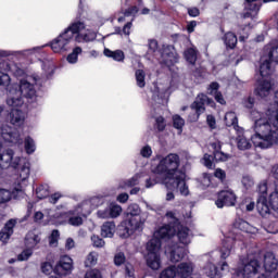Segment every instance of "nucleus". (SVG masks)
I'll list each match as a JSON object with an SVG mask.
<instances>
[{"mask_svg":"<svg viewBox=\"0 0 278 278\" xmlns=\"http://www.w3.org/2000/svg\"><path fill=\"white\" fill-rule=\"evenodd\" d=\"M68 225H72V227H79L84 225V218H81V216L70 217Z\"/></svg>","mask_w":278,"mask_h":278,"instance_id":"50","label":"nucleus"},{"mask_svg":"<svg viewBox=\"0 0 278 278\" xmlns=\"http://www.w3.org/2000/svg\"><path fill=\"white\" fill-rule=\"evenodd\" d=\"M83 52L81 47H76L73 49L72 53H70L66 58L70 64H77V60H79V55Z\"/></svg>","mask_w":278,"mask_h":278,"instance_id":"35","label":"nucleus"},{"mask_svg":"<svg viewBox=\"0 0 278 278\" xmlns=\"http://www.w3.org/2000/svg\"><path fill=\"white\" fill-rule=\"evenodd\" d=\"M214 97H215V101L219 103V105H227V101H225V97H223V92L216 91Z\"/></svg>","mask_w":278,"mask_h":278,"instance_id":"57","label":"nucleus"},{"mask_svg":"<svg viewBox=\"0 0 278 278\" xmlns=\"http://www.w3.org/2000/svg\"><path fill=\"white\" fill-rule=\"evenodd\" d=\"M201 97L204 99V105L205 103L210 105V108H216V102H214V99L207 97L205 93H200Z\"/></svg>","mask_w":278,"mask_h":278,"instance_id":"58","label":"nucleus"},{"mask_svg":"<svg viewBox=\"0 0 278 278\" xmlns=\"http://www.w3.org/2000/svg\"><path fill=\"white\" fill-rule=\"evenodd\" d=\"M135 77H136L137 86L139 88H144L147 86V81L144 80L147 77V74L144 73L143 70H137L135 72Z\"/></svg>","mask_w":278,"mask_h":278,"instance_id":"34","label":"nucleus"},{"mask_svg":"<svg viewBox=\"0 0 278 278\" xmlns=\"http://www.w3.org/2000/svg\"><path fill=\"white\" fill-rule=\"evenodd\" d=\"M261 8H262V2H260V0H245V10H247V12L244 13L245 18H253V16H256Z\"/></svg>","mask_w":278,"mask_h":278,"instance_id":"18","label":"nucleus"},{"mask_svg":"<svg viewBox=\"0 0 278 278\" xmlns=\"http://www.w3.org/2000/svg\"><path fill=\"white\" fill-rule=\"evenodd\" d=\"M241 184H242L243 188H245V190H249V188H253V186H255V181L249 175H245L242 177Z\"/></svg>","mask_w":278,"mask_h":278,"instance_id":"42","label":"nucleus"},{"mask_svg":"<svg viewBox=\"0 0 278 278\" xmlns=\"http://www.w3.org/2000/svg\"><path fill=\"white\" fill-rule=\"evenodd\" d=\"M260 195L256 201V210L261 216H266V214H270V210L273 206L270 205V195L269 200L267 198L268 194V185L266 182L258 185Z\"/></svg>","mask_w":278,"mask_h":278,"instance_id":"6","label":"nucleus"},{"mask_svg":"<svg viewBox=\"0 0 278 278\" xmlns=\"http://www.w3.org/2000/svg\"><path fill=\"white\" fill-rule=\"evenodd\" d=\"M86 264L87 266L97 265V256L94 255V253L91 252L88 254Z\"/></svg>","mask_w":278,"mask_h":278,"instance_id":"60","label":"nucleus"},{"mask_svg":"<svg viewBox=\"0 0 278 278\" xmlns=\"http://www.w3.org/2000/svg\"><path fill=\"white\" fill-rule=\"evenodd\" d=\"M41 238L39 235H36L34 231H30L26 235L24 239V244L26 249H30L34 251L38 244H40Z\"/></svg>","mask_w":278,"mask_h":278,"instance_id":"22","label":"nucleus"},{"mask_svg":"<svg viewBox=\"0 0 278 278\" xmlns=\"http://www.w3.org/2000/svg\"><path fill=\"white\" fill-rule=\"evenodd\" d=\"M211 147L213 149V155L215 153H218V152L223 151V143L220 141L212 142Z\"/></svg>","mask_w":278,"mask_h":278,"instance_id":"61","label":"nucleus"},{"mask_svg":"<svg viewBox=\"0 0 278 278\" xmlns=\"http://www.w3.org/2000/svg\"><path fill=\"white\" fill-rule=\"evenodd\" d=\"M116 233V224L114 222H104L101 226L102 238H114Z\"/></svg>","mask_w":278,"mask_h":278,"instance_id":"23","label":"nucleus"},{"mask_svg":"<svg viewBox=\"0 0 278 278\" xmlns=\"http://www.w3.org/2000/svg\"><path fill=\"white\" fill-rule=\"evenodd\" d=\"M243 105L247 108V110H253V108H255V98L249 96L243 100Z\"/></svg>","mask_w":278,"mask_h":278,"instance_id":"53","label":"nucleus"},{"mask_svg":"<svg viewBox=\"0 0 278 278\" xmlns=\"http://www.w3.org/2000/svg\"><path fill=\"white\" fill-rule=\"evenodd\" d=\"M255 134L251 137V142L258 149H270L273 144H278V115H275L273 124L270 119L260 118L254 123Z\"/></svg>","mask_w":278,"mask_h":278,"instance_id":"4","label":"nucleus"},{"mask_svg":"<svg viewBox=\"0 0 278 278\" xmlns=\"http://www.w3.org/2000/svg\"><path fill=\"white\" fill-rule=\"evenodd\" d=\"M98 216L99 218H112V215L110 214V208L99 210Z\"/></svg>","mask_w":278,"mask_h":278,"instance_id":"64","label":"nucleus"},{"mask_svg":"<svg viewBox=\"0 0 278 278\" xmlns=\"http://www.w3.org/2000/svg\"><path fill=\"white\" fill-rule=\"evenodd\" d=\"M184 125H186V119H184L178 114L173 116V127H174V129H178L179 131H182Z\"/></svg>","mask_w":278,"mask_h":278,"instance_id":"38","label":"nucleus"},{"mask_svg":"<svg viewBox=\"0 0 278 278\" xmlns=\"http://www.w3.org/2000/svg\"><path fill=\"white\" fill-rule=\"evenodd\" d=\"M85 278H103V274H101V270L93 268L86 271Z\"/></svg>","mask_w":278,"mask_h":278,"instance_id":"47","label":"nucleus"},{"mask_svg":"<svg viewBox=\"0 0 278 278\" xmlns=\"http://www.w3.org/2000/svg\"><path fill=\"white\" fill-rule=\"evenodd\" d=\"M237 147L239 151H248L251 149L252 144L251 141L244 135H239L237 137Z\"/></svg>","mask_w":278,"mask_h":278,"instance_id":"30","label":"nucleus"},{"mask_svg":"<svg viewBox=\"0 0 278 278\" xmlns=\"http://www.w3.org/2000/svg\"><path fill=\"white\" fill-rule=\"evenodd\" d=\"M162 181V178L159 176H151L146 180V188H153V186H156V184H160Z\"/></svg>","mask_w":278,"mask_h":278,"instance_id":"49","label":"nucleus"},{"mask_svg":"<svg viewBox=\"0 0 278 278\" xmlns=\"http://www.w3.org/2000/svg\"><path fill=\"white\" fill-rule=\"evenodd\" d=\"M126 219L143 227L144 220H142V216L140 215V206L138 204H131L128 206Z\"/></svg>","mask_w":278,"mask_h":278,"instance_id":"15","label":"nucleus"},{"mask_svg":"<svg viewBox=\"0 0 278 278\" xmlns=\"http://www.w3.org/2000/svg\"><path fill=\"white\" fill-rule=\"evenodd\" d=\"M188 15L191 16V18H197V16H201V10L197 7L188 8L187 9Z\"/></svg>","mask_w":278,"mask_h":278,"instance_id":"55","label":"nucleus"},{"mask_svg":"<svg viewBox=\"0 0 278 278\" xmlns=\"http://www.w3.org/2000/svg\"><path fill=\"white\" fill-rule=\"evenodd\" d=\"M165 254L168 255L169 261L173 264H177V262H181L184 257H186V248L179 245V243H169L165 247Z\"/></svg>","mask_w":278,"mask_h":278,"instance_id":"9","label":"nucleus"},{"mask_svg":"<svg viewBox=\"0 0 278 278\" xmlns=\"http://www.w3.org/2000/svg\"><path fill=\"white\" fill-rule=\"evenodd\" d=\"M25 103L23 97H11L7 99V104L11 108V110H18Z\"/></svg>","mask_w":278,"mask_h":278,"instance_id":"32","label":"nucleus"},{"mask_svg":"<svg viewBox=\"0 0 278 278\" xmlns=\"http://www.w3.org/2000/svg\"><path fill=\"white\" fill-rule=\"evenodd\" d=\"M36 194H37V198L40 200L47 199V197H49V189L45 188L43 185H40L36 189Z\"/></svg>","mask_w":278,"mask_h":278,"instance_id":"43","label":"nucleus"},{"mask_svg":"<svg viewBox=\"0 0 278 278\" xmlns=\"http://www.w3.org/2000/svg\"><path fill=\"white\" fill-rule=\"evenodd\" d=\"M59 238H60V230L58 229L52 230L50 236V244H55Z\"/></svg>","mask_w":278,"mask_h":278,"instance_id":"62","label":"nucleus"},{"mask_svg":"<svg viewBox=\"0 0 278 278\" xmlns=\"http://www.w3.org/2000/svg\"><path fill=\"white\" fill-rule=\"evenodd\" d=\"M206 123L210 129H216V117H214V115H207Z\"/></svg>","mask_w":278,"mask_h":278,"instance_id":"59","label":"nucleus"},{"mask_svg":"<svg viewBox=\"0 0 278 278\" xmlns=\"http://www.w3.org/2000/svg\"><path fill=\"white\" fill-rule=\"evenodd\" d=\"M278 64V46L271 48L268 54L261 56L260 75L261 77H270L273 75V63Z\"/></svg>","mask_w":278,"mask_h":278,"instance_id":"5","label":"nucleus"},{"mask_svg":"<svg viewBox=\"0 0 278 278\" xmlns=\"http://www.w3.org/2000/svg\"><path fill=\"white\" fill-rule=\"evenodd\" d=\"M21 164V157L14 159V150L7 149L4 152L0 153V168H18Z\"/></svg>","mask_w":278,"mask_h":278,"instance_id":"11","label":"nucleus"},{"mask_svg":"<svg viewBox=\"0 0 278 278\" xmlns=\"http://www.w3.org/2000/svg\"><path fill=\"white\" fill-rule=\"evenodd\" d=\"M214 177H216V179L225 181V179H227V173L222 168H216L214 172Z\"/></svg>","mask_w":278,"mask_h":278,"instance_id":"54","label":"nucleus"},{"mask_svg":"<svg viewBox=\"0 0 278 278\" xmlns=\"http://www.w3.org/2000/svg\"><path fill=\"white\" fill-rule=\"evenodd\" d=\"M177 277V267L172 265L161 271L160 278H175Z\"/></svg>","mask_w":278,"mask_h":278,"instance_id":"36","label":"nucleus"},{"mask_svg":"<svg viewBox=\"0 0 278 278\" xmlns=\"http://www.w3.org/2000/svg\"><path fill=\"white\" fill-rule=\"evenodd\" d=\"M271 89L273 84H270V80H261L254 90V94H256V97H261V99H264L270 94Z\"/></svg>","mask_w":278,"mask_h":278,"instance_id":"21","label":"nucleus"},{"mask_svg":"<svg viewBox=\"0 0 278 278\" xmlns=\"http://www.w3.org/2000/svg\"><path fill=\"white\" fill-rule=\"evenodd\" d=\"M142 157H151L153 155V150L150 148V146H146L140 151Z\"/></svg>","mask_w":278,"mask_h":278,"instance_id":"56","label":"nucleus"},{"mask_svg":"<svg viewBox=\"0 0 278 278\" xmlns=\"http://www.w3.org/2000/svg\"><path fill=\"white\" fill-rule=\"evenodd\" d=\"M224 42L229 49H236V46L238 45V37L236 34L228 31L224 36Z\"/></svg>","mask_w":278,"mask_h":278,"instance_id":"29","label":"nucleus"},{"mask_svg":"<svg viewBox=\"0 0 278 278\" xmlns=\"http://www.w3.org/2000/svg\"><path fill=\"white\" fill-rule=\"evenodd\" d=\"M127 257L124 252H118L114 255V264L115 266H123L125 264V277L126 278H136L134 265L131 263H126Z\"/></svg>","mask_w":278,"mask_h":278,"instance_id":"14","label":"nucleus"},{"mask_svg":"<svg viewBox=\"0 0 278 278\" xmlns=\"http://www.w3.org/2000/svg\"><path fill=\"white\" fill-rule=\"evenodd\" d=\"M190 110L194 112L189 115V121L191 123H197V121L201 118V114H205V99L201 97V93H199L195 97V100L190 104Z\"/></svg>","mask_w":278,"mask_h":278,"instance_id":"13","label":"nucleus"},{"mask_svg":"<svg viewBox=\"0 0 278 278\" xmlns=\"http://www.w3.org/2000/svg\"><path fill=\"white\" fill-rule=\"evenodd\" d=\"M208 277L211 278H220V273L218 271V267L214 266L211 267L208 271Z\"/></svg>","mask_w":278,"mask_h":278,"instance_id":"63","label":"nucleus"},{"mask_svg":"<svg viewBox=\"0 0 278 278\" xmlns=\"http://www.w3.org/2000/svg\"><path fill=\"white\" fill-rule=\"evenodd\" d=\"M198 55L199 51H197V49L194 48H189L185 51V60L186 62L191 64V66H194V64H197Z\"/></svg>","mask_w":278,"mask_h":278,"instance_id":"28","label":"nucleus"},{"mask_svg":"<svg viewBox=\"0 0 278 278\" xmlns=\"http://www.w3.org/2000/svg\"><path fill=\"white\" fill-rule=\"evenodd\" d=\"M52 271L55 273V267L53 268V264L50 262L41 263V273H43V275H51Z\"/></svg>","mask_w":278,"mask_h":278,"instance_id":"44","label":"nucleus"},{"mask_svg":"<svg viewBox=\"0 0 278 278\" xmlns=\"http://www.w3.org/2000/svg\"><path fill=\"white\" fill-rule=\"evenodd\" d=\"M109 212L111 214V218H118L123 212V207H121V205H111L109 207Z\"/></svg>","mask_w":278,"mask_h":278,"instance_id":"45","label":"nucleus"},{"mask_svg":"<svg viewBox=\"0 0 278 278\" xmlns=\"http://www.w3.org/2000/svg\"><path fill=\"white\" fill-rule=\"evenodd\" d=\"M8 118L11 125L15 127H21L25 123V113L21 109H11Z\"/></svg>","mask_w":278,"mask_h":278,"instance_id":"16","label":"nucleus"},{"mask_svg":"<svg viewBox=\"0 0 278 278\" xmlns=\"http://www.w3.org/2000/svg\"><path fill=\"white\" fill-rule=\"evenodd\" d=\"M264 269L265 273H275L278 267V260L275 257V254L273 252H267L264 255Z\"/></svg>","mask_w":278,"mask_h":278,"instance_id":"19","label":"nucleus"},{"mask_svg":"<svg viewBox=\"0 0 278 278\" xmlns=\"http://www.w3.org/2000/svg\"><path fill=\"white\" fill-rule=\"evenodd\" d=\"M229 157H231V155L223 152V150L213 154V159L215 160V162H227V160H229Z\"/></svg>","mask_w":278,"mask_h":278,"instance_id":"46","label":"nucleus"},{"mask_svg":"<svg viewBox=\"0 0 278 278\" xmlns=\"http://www.w3.org/2000/svg\"><path fill=\"white\" fill-rule=\"evenodd\" d=\"M154 127L157 131L162 132L166 129V118L164 116L160 115L155 118Z\"/></svg>","mask_w":278,"mask_h":278,"instance_id":"39","label":"nucleus"},{"mask_svg":"<svg viewBox=\"0 0 278 278\" xmlns=\"http://www.w3.org/2000/svg\"><path fill=\"white\" fill-rule=\"evenodd\" d=\"M24 149L27 153V155H31V153L36 152V142L31 137H26L24 140Z\"/></svg>","mask_w":278,"mask_h":278,"instance_id":"33","label":"nucleus"},{"mask_svg":"<svg viewBox=\"0 0 278 278\" xmlns=\"http://www.w3.org/2000/svg\"><path fill=\"white\" fill-rule=\"evenodd\" d=\"M103 53H104L105 58H111L115 62H124L125 61V52H123V50L112 51V50L105 48Z\"/></svg>","mask_w":278,"mask_h":278,"instance_id":"26","label":"nucleus"},{"mask_svg":"<svg viewBox=\"0 0 278 278\" xmlns=\"http://www.w3.org/2000/svg\"><path fill=\"white\" fill-rule=\"evenodd\" d=\"M175 236H177L180 244H190V228L179 224V227L175 228Z\"/></svg>","mask_w":278,"mask_h":278,"instance_id":"20","label":"nucleus"},{"mask_svg":"<svg viewBox=\"0 0 278 278\" xmlns=\"http://www.w3.org/2000/svg\"><path fill=\"white\" fill-rule=\"evenodd\" d=\"M29 173H30L29 165L24 164L20 170V177L22 181H25V179H29Z\"/></svg>","mask_w":278,"mask_h":278,"instance_id":"48","label":"nucleus"},{"mask_svg":"<svg viewBox=\"0 0 278 278\" xmlns=\"http://www.w3.org/2000/svg\"><path fill=\"white\" fill-rule=\"evenodd\" d=\"M34 255V250L26 248L25 250L22 251L21 254L17 255V261L18 262H27Z\"/></svg>","mask_w":278,"mask_h":278,"instance_id":"40","label":"nucleus"},{"mask_svg":"<svg viewBox=\"0 0 278 278\" xmlns=\"http://www.w3.org/2000/svg\"><path fill=\"white\" fill-rule=\"evenodd\" d=\"M214 155L205 153L203 156L204 161V166L207 167L208 169L214 168Z\"/></svg>","mask_w":278,"mask_h":278,"instance_id":"51","label":"nucleus"},{"mask_svg":"<svg viewBox=\"0 0 278 278\" xmlns=\"http://www.w3.org/2000/svg\"><path fill=\"white\" fill-rule=\"evenodd\" d=\"M167 218L172 220L167 224L161 226L153 235L152 239L147 243V256L146 262L149 268L152 270H160L162 266V260L160 256V251L162 250V242H168V240H173L175 238V229L181 225L179 218L175 216V213L167 212Z\"/></svg>","mask_w":278,"mask_h":278,"instance_id":"2","label":"nucleus"},{"mask_svg":"<svg viewBox=\"0 0 278 278\" xmlns=\"http://www.w3.org/2000/svg\"><path fill=\"white\" fill-rule=\"evenodd\" d=\"M20 92L21 97H24L25 99H34V97H36V89L34 88V84H30L25 79H22L20 83Z\"/></svg>","mask_w":278,"mask_h":278,"instance_id":"17","label":"nucleus"},{"mask_svg":"<svg viewBox=\"0 0 278 278\" xmlns=\"http://www.w3.org/2000/svg\"><path fill=\"white\" fill-rule=\"evenodd\" d=\"M91 242H92L93 247H96V249H103V247H105V240H103L98 235H93L91 237Z\"/></svg>","mask_w":278,"mask_h":278,"instance_id":"41","label":"nucleus"},{"mask_svg":"<svg viewBox=\"0 0 278 278\" xmlns=\"http://www.w3.org/2000/svg\"><path fill=\"white\" fill-rule=\"evenodd\" d=\"M14 227H16V219L12 218L5 223L4 227L2 228V230L5 231V240H10V238H12L14 233Z\"/></svg>","mask_w":278,"mask_h":278,"instance_id":"31","label":"nucleus"},{"mask_svg":"<svg viewBox=\"0 0 278 278\" xmlns=\"http://www.w3.org/2000/svg\"><path fill=\"white\" fill-rule=\"evenodd\" d=\"M180 165L181 160L179 159V154L169 153L159 162L153 173L162 177V184H164L167 190H177L181 186L180 194L188 197L190 190L188 189V185H186V173L179 169Z\"/></svg>","mask_w":278,"mask_h":278,"instance_id":"1","label":"nucleus"},{"mask_svg":"<svg viewBox=\"0 0 278 278\" xmlns=\"http://www.w3.org/2000/svg\"><path fill=\"white\" fill-rule=\"evenodd\" d=\"M238 201V197L231 190H222L217 192V199L215 201L216 207L223 210V207H233Z\"/></svg>","mask_w":278,"mask_h":278,"instance_id":"8","label":"nucleus"},{"mask_svg":"<svg viewBox=\"0 0 278 278\" xmlns=\"http://www.w3.org/2000/svg\"><path fill=\"white\" fill-rule=\"evenodd\" d=\"M83 29H86V23L81 21L72 23L62 34L50 42L52 51L54 53L66 51V47L71 43L73 38H75V34H77L76 42H93V40H97V34H94V31L79 33L83 31Z\"/></svg>","mask_w":278,"mask_h":278,"instance_id":"3","label":"nucleus"},{"mask_svg":"<svg viewBox=\"0 0 278 278\" xmlns=\"http://www.w3.org/2000/svg\"><path fill=\"white\" fill-rule=\"evenodd\" d=\"M193 268L190 266L189 263H180L176 267V275H178L181 278H188L190 275H192Z\"/></svg>","mask_w":278,"mask_h":278,"instance_id":"25","label":"nucleus"},{"mask_svg":"<svg viewBox=\"0 0 278 278\" xmlns=\"http://www.w3.org/2000/svg\"><path fill=\"white\" fill-rule=\"evenodd\" d=\"M0 136L4 142H9L10 144H18L21 142V132L9 125L1 126Z\"/></svg>","mask_w":278,"mask_h":278,"instance_id":"12","label":"nucleus"},{"mask_svg":"<svg viewBox=\"0 0 278 278\" xmlns=\"http://www.w3.org/2000/svg\"><path fill=\"white\" fill-rule=\"evenodd\" d=\"M162 58H170L172 62H177V54L175 53V46L173 45H163L161 50Z\"/></svg>","mask_w":278,"mask_h":278,"instance_id":"27","label":"nucleus"},{"mask_svg":"<svg viewBox=\"0 0 278 278\" xmlns=\"http://www.w3.org/2000/svg\"><path fill=\"white\" fill-rule=\"evenodd\" d=\"M269 203L271 210L278 213V184L276 185L275 191L270 193Z\"/></svg>","mask_w":278,"mask_h":278,"instance_id":"37","label":"nucleus"},{"mask_svg":"<svg viewBox=\"0 0 278 278\" xmlns=\"http://www.w3.org/2000/svg\"><path fill=\"white\" fill-rule=\"evenodd\" d=\"M71 273H73V258L68 255L61 256L54 266V275L66 277V275H71Z\"/></svg>","mask_w":278,"mask_h":278,"instance_id":"10","label":"nucleus"},{"mask_svg":"<svg viewBox=\"0 0 278 278\" xmlns=\"http://www.w3.org/2000/svg\"><path fill=\"white\" fill-rule=\"evenodd\" d=\"M261 265L260 261L256 258L250 260L243 267L244 275H257V270H260Z\"/></svg>","mask_w":278,"mask_h":278,"instance_id":"24","label":"nucleus"},{"mask_svg":"<svg viewBox=\"0 0 278 278\" xmlns=\"http://www.w3.org/2000/svg\"><path fill=\"white\" fill-rule=\"evenodd\" d=\"M12 199L10 191L7 189H0V203H8Z\"/></svg>","mask_w":278,"mask_h":278,"instance_id":"52","label":"nucleus"},{"mask_svg":"<svg viewBox=\"0 0 278 278\" xmlns=\"http://www.w3.org/2000/svg\"><path fill=\"white\" fill-rule=\"evenodd\" d=\"M136 231H142V226L131 222L130 219H124L116 228V233L122 240H127L130 236H134Z\"/></svg>","mask_w":278,"mask_h":278,"instance_id":"7","label":"nucleus"}]
</instances>
